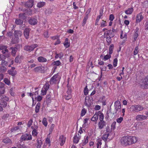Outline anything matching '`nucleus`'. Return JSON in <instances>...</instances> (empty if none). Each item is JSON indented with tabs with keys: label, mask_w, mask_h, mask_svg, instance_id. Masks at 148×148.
<instances>
[{
	"label": "nucleus",
	"mask_w": 148,
	"mask_h": 148,
	"mask_svg": "<svg viewBox=\"0 0 148 148\" xmlns=\"http://www.w3.org/2000/svg\"><path fill=\"white\" fill-rule=\"evenodd\" d=\"M106 26H107V24L106 21L103 20V22H102L101 24V27H103Z\"/></svg>",
	"instance_id": "obj_50"
},
{
	"label": "nucleus",
	"mask_w": 148,
	"mask_h": 148,
	"mask_svg": "<svg viewBox=\"0 0 148 148\" xmlns=\"http://www.w3.org/2000/svg\"><path fill=\"white\" fill-rule=\"evenodd\" d=\"M0 105L3 108H4L7 106V103L5 101H1L0 102Z\"/></svg>",
	"instance_id": "obj_38"
},
{
	"label": "nucleus",
	"mask_w": 148,
	"mask_h": 148,
	"mask_svg": "<svg viewBox=\"0 0 148 148\" xmlns=\"http://www.w3.org/2000/svg\"><path fill=\"white\" fill-rule=\"evenodd\" d=\"M38 46V45L37 44H34L30 45H26L24 47V49L26 51L31 52Z\"/></svg>",
	"instance_id": "obj_3"
},
{
	"label": "nucleus",
	"mask_w": 148,
	"mask_h": 148,
	"mask_svg": "<svg viewBox=\"0 0 148 148\" xmlns=\"http://www.w3.org/2000/svg\"><path fill=\"white\" fill-rule=\"evenodd\" d=\"M106 133H109L111 132V130L109 127L107 126L106 128Z\"/></svg>",
	"instance_id": "obj_63"
},
{
	"label": "nucleus",
	"mask_w": 148,
	"mask_h": 148,
	"mask_svg": "<svg viewBox=\"0 0 148 148\" xmlns=\"http://www.w3.org/2000/svg\"><path fill=\"white\" fill-rule=\"evenodd\" d=\"M121 105L119 101L117 100L114 102V109L115 110V114L117 113V112L121 109Z\"/></svg>",
	"instance_id": "obj_6"
},
{
	"label": "nucleus",
	"mask_w": 148,
	"mask_h": 148,
	"mask_svg": "<svg viewBox=\"0 0 148 148\" xmlns=\"http://www.w3.org/2000/svg\"><path fill=\"white\" fill-rule=\"evenodd\" d=\"M19 18L23 19H25L26 18L25 13L20 14L19 15Z\"/></svg>",
	"instance_id": "obj_39"
},
{
	"label": "nucleus",
	"mask_w": 148,
	"mask_h": 148,
	"mask_svg": "<svg viewBox=\"0 0 148 148\" xmlns=\"http://www.w3.org/2000/svg\"><path fill=\"white\" fill-rule=\"evenodd\" d=\"M34 71L36 72H39L41 71L42 69L40 66H38L35 68L34 69Z\"/></svg>",
	"instance_id": "obj_37"
},
{
	"label": "nucleus",
	"mask_w": 148,
	"mask_h": 148,
	"mask_svg": "<svg viewBox=\"0 0 148 148\" xmlns=\"http://www.w3.org/2000/svg\"><path fill=\"white\" fill-rule=\"evenodd\" d=\"M18 42L19 38L14 37L12 38L11 43L12 44H15L18 43Z\"/></svg>",
	"instance_id": "obj_21"
},
{
	"label": "nucleus",
	"mask_w": 148,
	"mask_h": 148,
	"mask_svg": "<svg viewBox=\"0 0 148 148\" xmlns=\"http://www.w3.org/2000/svg\"><path fill=\"white\" fill-rule=\"evenodd\" d=\"M38 130H33L32 132V134L33 136H37L38 134Z\"/></svg>",
	"instance_id": "obj_40"
},
{
	"label": "nucleus",
	"mask_w": 148,
	"mask_h": 148,
	"mask_svg": "<svg viewBox=\"0 0 148 148\" xmlns=\"http://www.w3.org/2000/svg\"><path fill=\"white\" fill-rule=\"evenodd\" d=\"M43 124L44 125L45 127H46L47 125V119L45 118H44L42 120V121Z\"/></svg>",
	"instance_id": "obj_47"
},
{
	"label": "nucleus",
	"mask_w": 148,
	"mask_h": 148,
	"mask_svg": "<svg viewBox=\"0 0 148 148\" xmlns=\"http://www.w3.org/2000/svg\"><path fill=\"white\" fill-rule=\"evenodd\" d=\"M49 86H50L49 83H47L43 87V88L47 90L49 88Z\"/></svg>",
	"instance_id": "obj_51"
},
{
	"label": "nucleus",
	"mask_w": 148,
	"mask_h": 148,
	"mask_svg": "<svg viewBox=\"0 0 148 148\" xmlns=\"http://www.w3.org/2000/svg\"><path fill=\"white\" fill-rule=\"evenodd\" d=\"M66 138L63 135L60 136L59 138V143L61 146H63L65 143Z\"/></svg>",
	"instance_id": "obj_8"
},
{
	"label": "nucleus",
	"mask_w": 148,
	"mask_h": 148,
	"mask_svg": "<svg viewBox=\"0 0 148 148\" xmlns=\"http://www.w3.org/2000/svg\"><path fill=\"white\" fill-rule=\"evenodd\" d=\"M123 117H120L116 119V122L117 123H121L123 121Z\"/></svg>",
	"instance_id": "obj_52"
},
{
	"label": "nucleus",
	"mask_w": 148,
	"mask_h": 148,
	"mask_svg": "<svg viewBox=\"0 0 148 148\" xmlns=\"http://www.w3.org/2000/svg\"><path fill=\"white\" fill-rule=\"evenodd\" d=\"M38 126L37 125V123H36V124L35 123L34 124V125L31 127V128L33 130H38Z\"/></svg>",
	"instance_id": "obj_58"
},
{
	"label": "nucleus",
	"mask_w": 148,
	"mask_h": 148,
	"mask_svg": "<svg viewBox=\"0 0 148 148\" xmlns=\"http://www.w3.org/2000/svg\"><path fill=\"white\" fill-rule=\"evenodd\" d=\"M127 36V35L126 34H124L123 35V32L122 31L121 32V34L120 37L121 39H123L124 38H126Z\"/></svg>",
	"instance_id": "obj_59"
},
{
	"label": "nucleus",
	"mask_w": 148,
	"mask_h": 148,
	"mask_svg": "<svg viewBox=\"0 0 148 148\" xmlns=\"http://www.w3.org/2000/svg\"><path fill=\"white\" fill-rule=\"evenodd\" d=\"M87 112L86 110L84 108H83L81 110V116H83L86 114Z\"/></svg>",
	"instance_id": "obj_43"
},
{
	"label": "nucleus",
	"mask_w": 148,
	"mask_h": 148,
	"mask_svg": "<svg viewBox=\"0 0 148 148\" xmlns=\"http://www.w3.org/2000/svg\"><path fill=\"white\" fill-rule=\"evenodd\" d=\"M132 110L135 112H139L144 109V107L140 105H134L132 106L131 107Z\"/></svg>",
	"instance_id": "obj_4"
},
{
	"label": "nucleus",
	"mask_w": 148,
	"mask_h": 148,
	"mask_svg": "<svg viewBox=\"0 0 148 148\" xmlns=\"http://www.w3.org/2000/svg\"><path fill=\"white\" fill-rule=\"evenodd\" d=\"M103 36L104 38H106L107 45H109L112 43L111 38L114 36L115 34L111 31V29H110L105 32Z\"/></svg>",
	"instance_id": "obj_2"
},
{
	"label": "nucleus",
	"mask_w": 148,
	"mask_h": 148,
	"mask_svg": "<svg viewBox=\"0 0 148 148\" xmlns=\"http://www.w3.org/2000/svg\"><path fill=\"white\" fill-rule=\"evenodd\" d=\"M37 20L35 18H31L29 20V23L31 25H35L37 24Z\"/></svg>",
	"instance_id": "obj_13"
},
{
	"label": "nucleus",
	"mask_w": 148,
	"mask_h": 148,
	"mask_svg": "<svg viewBox=\"0 0 148 148\" xmlns=\"http://www.w3.org/2000/svg\"><path fill=\"white\" fill-rule=\"evenodd\" d=\"M22 35L21 32L20 31H15L14 33V37H21Z\"/></svg>",
	"instance_id": "obj_19"
},
{
	"label": "nucleus",
	"mask_w": 148,
	"mask_h": 148,
	"mask_svg": "<svg viewBox=\"0 0 148 148\" xmlns=\"http://www.w3.org/2000/svg\"><path fill=\"white\" fill-rule=\"evenodd\" d=\"M134 11L132 8H129L125 11V13L127 14H131Z\"/></svg>",
	"instance_id": "obj_23"
},
{
	"label": "nucleus",
	"mask_w": 148,
	"mask_h": 148,
	"mask_svg": "<svg viewBox=\"0 0 148 148\" xmlns=\"http://www.w3.org/2000/svg\"><path fill=\"white\" fill-rule=\"evenodd\" d=\"M29 28H26L24 30V34L26 39H28L29 38Z\"/></svg>",
	"instance_id": "obj_18"
},
{
	"label": "nucleus",
	"mask_w": 148,
	"mask_h": 148,
	"mask_svg": "<svg viewBox=\"0 0 148 148\" xmlns=\"http://www.w3.org/2000/svg\"><path fill=\"white\" fill-rule=\"evenodd\" d=\"M109 133H105L102 136L101 138L105 142L108 139V137L109 136Z\"/></svg>",
	"instance_id": "obj_24"
},
{
	"label": "nucleus",
	"mask_w": 148,
	"mask_h": 148,
	"mask_svg": "<svg viewBox=\"0 0 148 148\" xmlns=\"http://www.w3.org/2000/svg\"><path fill=\"white\" fill-rule=\"evenodd\" d=\"M147 118V116H145L138 114L136 116V119L137 121H142L146 119Z\"/></svg>",
	"instance_id": "obj_11"
},
{
	"label": "nucleus",
	"mask_w": 148,
	"mask_h": 148,
	"mask_svg": "<svg viewBox=\"0 0 148 148\" xmlns=\"http://www.w3.org/2000/svg\"><path fill=\"white\" fill-rule=\"evenodd\" d=\"M33 122V119H31L28 122L27 127H30L31 125H32V123Z\"/></svg>",
	"instance_id": "obj_54"
},
{
	"label": "nucleus",
	"mask_w": 148,
	"mask_h": 148,
	"mask_svg": "<svg viewBox=\"0 0 148 148\" xmlns=\"http://www.w3.org/2000/svg\"><path fill=\"white\" fill-rule=\"evenodd\" d=\"M34 1L32 0H29L26 2L25 5L28 8H31L33 5Z\"/></svg>",
	"instance_id": "obj_17"
},
{
	"label": "nucleus",
	"mask_w": 148,
	"mask_h": 148,
	"mask_svg": "<svg viewBox=\"0 0 148 148\" xmlns=\"http://www.w3.org/2000/svg\"><path fill=\"white\" fill-rule=\"evenodd\" d=\"M118 60L116 58L114 59L113 60V64L114 67H116L117 64Z\"/></svg>",
	"instance_id": "obj_56"
},
{
	"label": "nucleus",
	"mask_w": 148,
	"mask_h": 148,
	"mask_svg": "<svg viewBox=\"0 0 148 148\" xmlns=\"http://www.w3.org/2000/svg\"><path fill=\"white\" fill-rule=\"evenodd\" d=\"M81 138V136L79 135V134L76 133L75 134L73 137V142L76 144H77L79 142Z\"/></svg>",
	"instance_id": "obj_9"
},
{
	"label": "nucleus",
	"mask_w": 148,
	"mask_h": 148,
	"mask_svg": "<svg viewBox=\"0 0 148 148\" xmlns=\"http://www.w3.org/2000/svg\"><path fill=\"white\" fill-rule=\"evenodd\" d=\"M37 59L38 62H45L47 61V59L42 56L38 57Z\"/></svg>",
	"instance_id": "obj_22"
},
{
	"label": "nucleus",
	"mask_w": 148,
	"mask_h": 148,
	"mask_svg": "<svg viewBox=\"0 0 148 148\" xmlns=\"http://www.w3.org/2000/svg\"><path fill=\"white\" fill-rule=\"evenodd\" d=\"M45 5V3L44 2H40L37 4L38 7L40 8L42 7Z\"/></svg>",
	"instance_id": "obj_35"
},
{
	"label": "nucleus",
	"mask_w": 148,
	"mask_h": 148,
	"mask_svg": "<svg viewBox=\"0 0 148 148\" xmlns=\"http://www.w3.org/2000/svg\"><path fill=\"white\" fill-rule=\"evenodd\" d=\"M111 57V56L109 54H107L104 56V57L103 60L106 61L107 60H108Z\"/></svg>",
	"instance_id": "obj_48"
},
{
	"label": "nucleus",
	"mask_w": 148,
	"mask_h": 148,
	"mask_svg": "<svg viewBox=\"0 0 148 148\" xmlns=\"http://www.w3.org/2000/svg\"><path fill=\"white\" fill-rule=\"evenodd\" d=\"M4 82L6 84L9 85L10 84V82L8 79L6 78H5L4 79Z\"/></svg>",
	"instance_id": "obj_44"
},
{
	"label": "nucleus",
	"mask_w": 148,
	"mask_h": 148,
	"mask_svg": "<svg viewBox=\"0 0 148 148\" xmlns=\"http://www.w3.org/2000/svg\"><path fill=\"white\" fill-rule=\"evenodd\" d=\"M37 141L36 148H41V145H42V142L41 140L38 139Z\"/></svg>",
	"instance_id": "obj_26"
},
{
	"label": "nucleus",
	"mask_w": 148,
	"mask_h": 148,
	"mask_svg": "<svg viewBox=\"0 0 148 148\" xmlns=\"http://www.w3.org/2000/svg\"><path fill=\"white\" fill-rule=\"evenodd\" d=\"M106 123L104 121H100L98 123L99 128L100 129H103L106 125Z\"/></svg>",
	"instance_id": "obj_15"
},
{
	"label": "nucleus",
	"mask_w": 148,
	"mask_h": 148,
	"mask_svg": "<svg viewBox=\"0 0 148 148\" xmlns=\"http://www.w3.org/2000/svg\"><path fill=\"white\" fill-rule=\"evenodd\" d=\"M143 18L141 13L138 14L136 17V23H140Z\"/></svg>",
	"instance_id": "obj_10"
},
{
	"label": "nucleus",
	"mask_w": 148,
	"mask_h": 148,
	"mask_svg": "<svg viewBox=\"0 0 148 148\" xmlns=\"http://www.w3.org/2000/svg\"><path fill=\"white\" fill-rule=\"evenodd\" d=\"M53 65L56 66H59L60 65L61 63L59 60H57L56 61H54L52 63Z\"/></svg>",
	"instance_id": "obj_49"
},
{
	"label": "nucleus",
	"mask_w": 148,
	"mask_h": 148,
	"mask_svg": "<svg viewBox=\"0 0 148 148\" xmlns=\"http://www.w3.org/2000/svg\"><path fill=\"white\" fill-rule=\"evenodd\" d=\"M38 95V91H36L33 94V98H34L35 99H36V98Z\"/></svg>",
	"instance_id": "obj_61"
},
{
	"label": "nucleus",
	"mask_w": 148,
	"mask_h": 148,
	"mask_svg": "<svg viewBox=\"0 0 148 148\" xmlns=\"http://www.w3.org/2000/svg\"><path fill=\"white\" fill-rule=\"evenodd\" d=\"M32 135L29 134H25L22 135L21 137V139L22 141L28 140H32Z\"/></svg>",
	"instance_id": "obj_5"
},
{
	"label": "nucleus",
	"mask_w": 148,
	"mask_h": 148,
	"mask_svg": "<svg viewBox=\"0 0 148 148\" xmlns=\"http://www.w3.org/2000/svg\"><path fill=\"white\" fill-rule=\"evenodd\" d=\"M15 23L17 25H20L23 24V21L19 19H16L15 21Z\"/></svg>",
	"instance_id": "obj_34"
},
{
	"label": "nucleus",
	"mask_w": 148,
	"mask_h": 148,
	"mask_svg": "<svg viewBox=\"0 0 148 148\" xmlns=\"http://www.w3.org/2000/svg\"><path fill=\"white\" fill-rule=\"evenodd\" d=\"M7 69L4 66H2L0 67V72L4 73L6 71Z\"/></svg>",
	"instance_id": "obj_36"
},
{
	"label": "nucleus",
	"mask_w": 148,
	"mask_h": 148,
	"mask_svg": "<svg viewBox=\"0 0 148 148\" xmlns=\"http://www.w3.org/2000/svg\"><path fill=\"white\" fill-rule=\"evenodd\" d=\"M12 50V54L13 56H16V53L17 51V49L16 47H12L10 48Z\"/></svg>",
	"instance_id": "obj_20"
},
{
	"label": "nucleus",
	"mask_w": 148,
	"mask_h": 148,
	"mask_svg": "<svg viewBox=\"0 0 148 148\" xmlns=\"http://www.w3.org/2000/svg\"><path fill=\"white\" fill-rule=\"evenodd\" d=\"M88 136H85L84 137V140H82L81 144L83 146L87 144L88 141Z\"/></svg>",
	"instance_id": "obj_27"
},
{
	"label": "nucleus",
	"mask_w": 148,
	"mask_h": 148,
	"mask_svg": "<svg viewBox=\"0 0 148 148\" xmlns=\"http://www.w3.org/2000/svg\"><path fill=\"white\" fill-rule=\"evenodd\" d=\"M114 47V45L113 44H111L110 45L109 49V53L110 55L112 53Z\"/></svg>",
	"instance_id": "obj_32"
},
{
	"label": "nucleus",
	"mask_w": 148,
	"mask_h": 148,
	"mask_svg": "<svg viewBox=\"0 0 148 148\" xmlns=\"http://www.w3.org/2000/svg\"><path fill=\"white\" fill-rule=\"evenodd\" d=\"M98 116L97 115V113H95L93 116L91 118V120L93 121H96L98 119Z\"/></svg>",
	"instance_id": "obj_30"
},
{
	"label": "nucleus",
	"mask_w": 148,
	"mask_h": 148,
	"mask_svg": "<svg viewBox=\"0 0 148 148\" xmlns=\"http://www.w3.org/2000/svg\"><path fill=\"white\" fill-rule=\"evenodd\" d=\"M114 17L113 14H111L109 16V20L111 21H113L114 19Z\"/></svg>",
	"instance_id": "obj_62"
},
{
	"label": "nucleus",
	"mask_w": 148,
	"mask_h": 148,
	"mask_svg": "<svg viewBox=\"0 0 148 148\" xmlns=\"http://www.w3.org/2000/svg\"><path fill=\"white\" fill-rule=\"evenodd\" d=\"M138 46H137L136 47L135 50L134 52V55H136L137 54L138 52Z\"/></svg>",
	"instance_id": "obj_60"
},
{
	"label": "nucleus",
	"mask_w": 148,
	"mask_h": 148,
	"mask_svg": "<svg viewBox=\"0 0 148 148\" xmlns=\"http://www.w3.org/2000/svg\"><path fill=\"white\" fill-rule=\"evenodd\" d=\"M137 140L136 137L127 135L123 137L121 142L122 145L126 146L136 143Z\"/></svg>",
	"instance_id": "obj_1"
},
{
	"label": "nucleus",
	"mask_w": 148,
	"mask_h": 148,
	"mask_svg": "<svg viewBox=\"0 0 148 148\" xmlns=\"http://www.w3.org/2000/svg\"><path fill=\"white\" fill-rule=\"evenodd\" d=\"M97 114L98 116V115L99 116L100 121H103L104 115L100 111H99Z\"/></svg>",
	"instance_id": "obj_25"
},
{
	"label": "nucleus",
	"mask_w": 148,
	"mask_h": 148,
	"mask_svg": "<svg viewBox=\"0 0 148 148\" xmlns=\"http://www.w3.org/2000/svg\"><path fill=\"white\" fill-rule=\"evenodd\" d=\"M54 125L53 124H52L50 126L49 129V134L51 133L52 132L53 129H54Z\"/></svg>",
	"instance_id": "obj_53"
},
{
	"label": "nucleus",
	"mask_w": 148,
	"mask_h": 148,
	"mask_svg": "<svg viewBox=\"0 0 148 148\" xmlns=\"http://www.w3.org/2000/svg\"><path fill=\"white\" fill-rule=\"evenodd\" d=\"M17 146L18 148H27L25 145L23 144L22 145L21 143H18L17 145Z\"/></svg>",
	"instance_id": "obj_42"
},
{
	"label": "nucleus",
	"mask_w": 148,
	"mask_h": 148,
	"mask_svg": "<svg viewBox=\"0 0 148 148\" xmlns=\"http://www.w3.org/2000/svg\"><path fill=\"white\" fill-rule=\"evenodd\" d=\"M2 142L6 145H10L12 143L11 140L8 138H6L3 139Z\"/></svg>",
	"instance_id": "obj_16"
},
{
	"label": "nucleus",
	"mask_w": 148,
	"mask_h": 148,
	"mask_svg": "<svg viewBox=\"0 0 148 148\" xmlns=\"http://www.w3.org/2000/svg\"><path fill=\"white\" fill-rule=\"evenodd\" d=\"M143 83L145 88H148V76L145 77L143 80Z\"/></svg>",
	"instance_id": "obj_14"
},
{
	"label": "nucleus",
	"mask_w": 148,
	"mask_h": 148,
	"mask_svg": "<svg viewBox=\"0 0 148 148\" xmlns=\"http://www.w3.org/2000/svg\"><path fill=\"white\" fill-rule=\"evenodd\" d=\"M20 127L16 126L12 127L10 131L11 132H14L20 129Z\"/></svg>",
	"instance_id": "obj_31"
},
{
	"label": "nucleus",
	"mask_w": 148,
	"mask_h": 148,
	"mask_svg": "<svg viewBox=\"0 0 148 148\" xmlns=\"http://www.w3.org/2000/svg\"><path fill=\"white\" fill-rule=\"evenodd\" d=\"M1 49L2 50V52L3 54H4L6 52L8 53V50L7 49V47L5 46H3L1 48Z\"/></svg>",
	"instance_id": "obj_33"
},
{
	"label": "nucleus",
	"mask_w": 148,
	"mask_h": 148,
	"mask_svg": "<svg viewBox=\"0 0 148 148\" xmlns=\"http://www.w3.org/2000/svg\"><path fill=\"white\" fill-rule=\"evenodd\" d=\"M47 91V90H46L43 88L41 91V94L42 95H45L46 94Z\"/></svg>",
	"instance_id": "obj_55"
},
{
	"label": "nucleus",
	"mask_w": 148,
	"mask_h": 148,
	"mask_svg": "<svg viewBox=\"0 0 148 148\" xmlns=\"http://www.w3.org/2000/svg\"><path fill=\"white\" fill-rule=\"evenodd\" d=\"M71 97V90L70 88H69L66 92V93L64 95V98L66 100H68Z\"/></svg>",
	"instance_id": "obj_7"
},
{
	"label": "nucleus",
	"mask_w": 148,
	"mask_h": 148,
	"mask_svg": "<svg viewBox=\"0 0 148 148\" xmlns=\"http://www.w3.org/2000/svg\"><path fill=\"white\" fill-rule=\"evenodd\" d=\"M64 45L66 48L69 47L70 43L69 42H68V38H66L65 39V42L64 43Z\"/></svg>",
	"instance_id": "obj_28"
},
{
	"label": "nucleus",
	"mask_w": 148,
	"mask_h": 148,
	"mask_svg": "<svg viewBox=\"0 0 148 148\" xmlns=\"http://www.w3.org/2000/svg\"><path fill=\"white\" fill-rule=\"evenodd\" d=\"M40 107V103H38L36 105L35 107V111L36 113H38L39 112V110Z\"/></svg>",
	"instance_id": "obj_29"
},
{
	"label": "nucleus",
	"mask_w": 148,
	"mask_h": 148,
	"mask_svg": "<svg viewBox=\"0 0 148 148\" xmlns=\"http://www.w3.org/2000/svg\"><path fill=\"white\" fill-rule=\"evenodd\" d=\"M8 72L9 74L11 75L12 76H14L16 74V71H14L8 70Z\"/></svg>",
	"instance_id": "obj_41"
},
{
	"label": "nucleus",
	"mask_w": 148,
	"mask_h": 148,
	"mask_svg": "<svg viewBox=\"0 0 148 148\" xmlns=\"http://www.w3.org/2000/svg\"><path fill=\"white\" fill-rule=\"evenodd\" d=\"M88 18V16H84L83 21L82 25L84 26L86 24V21Z\"/></svg>",
	"instance_id": "obj_46"
},
{
	"label": "nucleus",
	"mask_w": 148,
	"mask_h": 148,
	"mask_svg": "<svg viewBox=\"0 0 148 148\" xmlns=\"http://www.w3.org/2000/svg\"><path fill=\"white\" fill-rule=\"evenodd\" d=\"M1 65L2 66H4L5 67V66H6L8 65V63L5 60H2Z\"/></svg>",
	"instance_id": "obj_57"
},
{
	"label": "nucleus",
	"mask_w": 148,
	"mask_h": 148,
	"mask_svg": "<svg viewBox=\"0 0 148 148\" xmlns=\"http://www.w3.org/2000/svg\"><path fill=\"white\" fill-rule=\"evenodd\" d=\"M42 96L38 95L36 98V99H37L38 101H40L42 100Z\"/></svg>",
	"instance_id": "obj_64"
},
{
	"label": "nucleus",
	"mask_w": 148,
	"mask_h": 148,
	"mask_svg": "<svg viewBox=\"0 0 148 148\" xmlns=\"http://www.w3.org/2000/svg\"><path fill=\"white\" fill-rule=\"evenodd\" d=\"M58 76L57 74H55L51 78L49 81L50 84H53L56 82V79L57 78Z\"/></svg>",
	"instance_id": "obj_12"
},
{
	"label": "nucleus",
	"mask_w": 148,
	"mask_h": 148,
	"mask_svg": "<svg viewBox=\"0 0 148 148\" xmlns=\"http://www.w3.org/2000/svg\"><path fill=\"white\" fill-rule=\"evenodd\" d=\"M84 94L85 95H87L88 93V90L87 88V86H86L84 89Z\"/></svg>",
	"instance_id": "obj_45"
}]
</instances>
